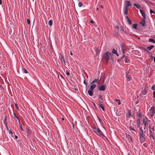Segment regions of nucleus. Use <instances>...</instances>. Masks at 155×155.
<instances>
[{"label": "nucleus", "mask_w": 155, "mask_h": 155, "mask_svg": "<svg viewBox=\"0 0 155 155\" xmlns=\"http://www.w3.org/2000/svg\"><path fill=\"white\" fill-rule=\"evenodd\" d=\"M131 4L130 1H126L125 2V5L124 7L128 8L129 6H131Z\"/></svg>", "instance_id": "7"}, {"label": "nucleus", "mask_w": 155, "mask_h": 155, "mask_svg": "<svg viewBox=\"0 0 155 155\" xmlns=\"http://www.w3.org/2000/svg\"><path fill=\"white\" fill-rule=\"evenodd\" d=\"M4 124L5 125L6 127L7 128V129H8V128L7 125V119L6 117H5L4 120Z\"/></svg>", "instance_id": "23"}, {"label": "nucleus", "mask_w": 155, "mask_h": 155, "mask_svg": "<svg viewBox=\"0 0 155 155\" xmlns=\"http://www.w3.org/2000/svg\"><path fill=\"white\" fill-rule=\"evenodd\" d=\"M98 79H99L98 78L97 79H95L91 83V84H93V83H94L95 82H97V81H98Z\"/></svg>", "instance_id": "30"}, {"label": "nucleus", "mask_w": 155, "mask_h": 155, "mask_svg": "<svg viewBox=\"0 0 155 155\" xmlns=\"http://www.w3.org/2000/svg\"><path fill=\"white\" fill-rule=\"evenodd\" d=\"M84 83V84H85L86 86H87V83L85 81V80H84V82H83Z\"/></svg>", "instance_id": "45"}, {"label": "nucleus", "mask_w": 155, "mask_h": 155, "mask_svg": "<svg viewBox=\"0 0 155 155\" xmlns=\"http://www.w3.org/2000/svg\"><path fill=\"white\" fill-rule=\"evenodd\" d=\"M18 122L19 123V124H21L19 119L18 118Z\"/></svg>", "instance_id": "54"}, {"label": "nucleus", "mask_w": 155, "mask_h": 155, "mask_svg": "<svg viewBox=\"0 0 155 155\" xmlns=\"http://www.w3.org/2000/svg\"><path fill=\"white\" fill-rule=\"evenodd\" d=\"M129 73V72L127 73V72H126V77H128V73Z\"/></svg>", "instance_id": "59"}, {"label": "nucleus", "mask_w": 155, "mask_h": 155, "mask_svg": "<svg viewBox=\"0 0 155 155\" xmlns=\"http://www.w3.org/2000/svg\"><path fill=\"white\" fill-rule=\"evenodd\" d=\"M123 59V61H125L126 63H128L129 62V60L128 59V57L125 56V55H123L121 58L120 60Z\"/></svg>", "instance_id": "6"}, {"label": "nucleus", "mask_w": 155, "mask_h": 155, "mask_svg": "<svg viewBox=\"0 0 155 155\" xmlns=\"http://www.w3.org/2000/svg\"><path fill=\"white\" fill-rule=\"evenodd\" d=\"M93 105H94V107L96 109L97 107L96 105V104H95L94 103H93Z\"/></svg>", "instance_id": "49"}, {"label": "nucleus", "mask_w": 155, "mask_h": 155, "mask_svg": "<svg viewBox=\"0 0 155 155\" xmlns=\"http://www.w3.org/2000/svg\"><path fill=\"white\" fill-rule=\"evenodd\" d=\"M19 127L20 130L22 131H24L23 129L22 128V125L21 124H19Z\"/></svg>", "instance_id": "34"}, {"label": "nucleus", "mask_w": 155, "mask_h": 155, "mask_svg": "<svg viewBox=\"0 0 155 155\" xmlns=\"http://www.w3.org/2000/svg\"><path fill=\"white\" fill-rule=\"evenodd\" d=\"M62 120H64V119L63 118H62Z\"/></svg>", "instance_id": "64"}, {"label": "nucleus", "mask_w": 155, "mask_h": 155, "mask_svg": "<svg viewBox=\"0 0 155 155\" xmlns=\"http://www.w3.org/2000/svg\"><path fill=\"white\" fill-rule=\"evenodd\" d=\"M120 32L124 36L126 35L127 33L126 31H125L124 29L122 28L120 29Z\"/></svg>", "instance_id": "8"}, {"label": "nucleus", "mask_w": 155, "mask_h": 155, "mask_svg": "<svg viewBox=\"0 0 155 155\" xmlns=\"http://www.w3.org/2000/svg\"><path fill=\"white\" fill-rule=\"evenodd\" d=\"M128 139H130L131 140V141L132 140L131 138L130 137V136H129V137H128Z\"/></svg>", "instance_id": "53"}, {"label": "nucleus", "mask_w": 155, "mask_h": 155, "mask_svg": "<svg viewBox=\"0 0 155 155\" xmlns=\"http://www.w3.org/2000/svg\"><path fill=\"white\" fill-rule=\"evenodd\" d=\"M112 54H115L117 57H118L119 56V54L117 53V50H116L114 48L113 49L112 51Z\"/></svg>", "instance_id": "14"}, {"label": "nucleus", "mask_w": 155, "mask_h": 155, "mask_svg": "<svg viewBox=\"0 0 155 155\" xmlns=\"http://www.w3.org/2000/svg\"><path fill=\"white\" fill-rule=\"evenodd\" d=\"M14 116L15 118H16L17 119H18V117H17V116H16V115L14 113Z\"/></svg>", "instance_id": "46"}, {"label": "nucleus", "mask_w": 155, "mask_h": 155, "mask_svg": "<svg viewBox=\"0 0 155 155\" xmlns=\"http://www.w3.org/2000/svg\"><path fill=\"white\" fill-rule=\"evenodd\" d=\"M22 71L23 72H24L25 74L28 73V72L27 71V70L25 68H22Z\"/></svg>", "instance_id": "26"}, {"label": "nucleus", "mask_w": 155, "mask_h": 155, "mask_svg": "<svg viewBox=\"0 0 155 155\" xmlns=\"http://www.w3.org/2000/svg\"><path fill=\"white\" fill-rule=\"evenodd\" d=\"M27 23L28 25H30L31 21L30 19H27Z\"/></svg>", "instance_id": "36"}, {"label": "nucleus", "mask_w": 155, "mask_h": 155, "mask_svg": "<svg viewBox=\"0 0 155 155\" xmlns=\"http://www.w3.org/2000/svg\"><path fill=\"white\" fill-rule=\"evenodd\" d=\"M120 49H121L122 51L123 52H125L126 51V50H125V48H124V46L123 45V44H121L120 45Z\"/></svg>", "instance_id": "17"}, {"label": "nucleus", "mask_w": 155, "mask_h": 155, "mask_svg": "<svg viewBox=\"0 0 155 155\" xmlns=\"http://www.w3.org/2000/svg\"><path fill=\"white\" fill-rule=\"evenodd\" d=\"M140 11L143 19H146V16L144 12L141 9L140 10Z\"/></svg>", "instance_id": "13"}, {"label": "nucleus", "mask_w": 155, "mask_h": 155, "mask_svg": "<svg viewBox=\"0 0 155 155\" xmlns=\"http://www.w3.org/2000/svg\"><path fill=\"white\" fill-rule=\"evenodd\" d=\"M15 107L17 109H18V104H15Z\"/></svg>", "instance_id": "48"}, {"label": "nucleus", "mask_w": 155, "mask_h": 155, "mask_svg": "<svg viewBox=\"0 0 155 155\" xmlns=\"http://www.w3.org/2000/svg\"><path fill=\"white\" fill-rule=\"evenodd\" d=\"M70 55H73V54L71 52H70Z\"/></svg>", "instance_id": "63"}, {"label": "nucleus", "mask_w": 155, "mask_h": 155, "mask_svg": "<svg viewBox=\"0 0 155 155\" xmlns=\"http://www.w3.org/2000/svg\"><path fill=\"white\" fill-rule=\"evenodd\" d=\"M154 46L151 45L150 46L148 47L147 48H143V49L144 51L147 53H150V52L148 51L151 50L152 48H154Z\"/></svg>", "instance_id": "4"}, {"label": "nucleus", "mask_w": 155, "mask_h": 155, "mask_svg": "<svg viewBox=\"0 0 155 155\" xmlns=\"http://www.w3.org/2000/svg\"><path fill=\"white\" fill-rule=\"evenodd\" d=\"M130 130H132L133 131H136L134 129V128H132V127H130Z\"/></svg>", "instance_id": "47"}, {"label": "nucleus", "mask_w": 155, "mask_h": 155, "mask_svg": "<svg viewBox=\"0 0 155 155\" xmlns=\"http://www.w3.org/2000/svg\"><path fill=\"white\" fill-rule=\"evenodd\" d=\"M124 13L125 15H127L128 14V9L127 8H126L124 7Z\"/></svg>", "instance_id": "18"}, {"label": "nucleus", "mask_w": 155, "mask_h": 155, "mask_svg": "<svg viewBox=\"0 0 155 155\" xmlns=\"http://www.w3.org/2000/svg\"><path fill=\"white\" fill-rule=\"evenodd\" d=\"M143 1L146 3H149L150 4H151V2H150L149 1H148L147 0H143Z\"/></svg>", "instance_id": "35"}, {"label": "nucleus", "mask_w": 155, "mask_h": 155, "mask_svg": "<svg viewBox=\"0 0 155 155\" xmlns=\"http://www.w3.org/2000/svg\"><path fill=\"white\" fill-rule=\"evenodd\" d=\"M126 19L129 25H131L132 24L131 21L129 19L127 16H125Z\"/></svg>", "instance_id": "12"}, {"label": "nucleus", "mask_w": 155, "mask_h": 155, "mask_svg": "<svg viewBox=\"0 0 155 155\" xmlns=\"http://www.w3.org/2000/svg\"><path fill=\"white\" fill-rule=\"evenodd\" d=\"M115 28H116L119 31H120V28H119V27L118 26H115Z\"/></svg>", "instance_id": "43"}, {"label": "nucleus", "mask_w": 155, "mask_h": 155, "mask_svg": "<svg viewBox=\"0 0 155 155\" xmlns=\"http://www.w3.org/2000/svg\"><path fill=\"white\" fill-rule=\"evenodd\" d=\"M146 126H145L144 125V127H143V129L144 130H145V129H146Z\"/></svg>", "instance_id": "62"}, {"label": "nucleus", "mask_w": 155, "mask_h": 155, "mask_svg": "<svg viewBox=\"0 0 155 155\" xmlns=\"http://www.w3.org/2000/svg\"><path fill=\"white\" fill-rule=\"evenodd\" d=\"M150 138L151 140H155V138L154 137V136H150Z\"/></svg>", "instance_id": "44"}, {"label": "nucleus", "mask_w": 155, "mask_h": 155, "mask_svg": "<svg viewBox=\"0 0 155 155\" xmlns=\"http://www.w3.org/2000/svg\"><path fill=\"white\" fill-rule=\"evenodd\" d=\"M137 24H133L132 26V28L135 29H137Z\"/></svg>", "instance_id": "25"}, {"label": "nucleus", "mask_w": 155, "mask_h": 155, "mask_svg": "<svg viewBox=\"0 0 155 155\" xmlns=\"http://www.w3.org/2000/svg\"><path fill=\"white\" fill-rule=\"evenodd\" d=\"M61 60L63 63V62L64 63V65H65L66 64L65 60L63 56L61 58Z\"/></svg>", "instance_id": "24"}, {"label": "nucleus", "mask_w": 155, "mask_h": 155, "mask_svg": "<svg viewBox=\"0 0 155 155\" xmlns=\"http://www.w3.org/2000/svg\"><path fill=\"white\" fill-rule=\"evenodd\" d=\"M113 54L107 51L105 52L102 56L103 59L104 61L106 64H107L110 58L112 57Z\"/></svg>", "instance_id": "1"}, {"label": "nucleus", "mask_w": 155, "mask_h": 155, "mask_svg": "<svg viewBox=\"0 0 155 155\" xmlns=\"http://www.w3.org/2000/svg\"><path fill=\"white\" fill-rule=\"evenodd\" d=\"M18 138V136H15V138H15V139H17Z\"/></svg>", "instance_id": "61"}, {"label": "nucleus", "mask_w": 155, "mask_h": 155, "mask_svg": "<svg viewBox=\"0 0 155 155\" xmlns=\"http://www.w3.org/2000/svg\"><path fill=\"white\" fill-rule=\"evenodd\" d=\"M142 114H141L140 113L138 115L139 117H142Z\"/></svg>", "instance_id": "50"}, {"label": "nucleus", "mask_w": 155, "mask_h": 155, "mask_svg": "<svg viewBox=\"0 0 155 155\" xmlns=\"http://www.w3.org/2000/svg\"><path fill=\"white\" fill-rule=\"evenodd\" d=\"M134 5L138 9H140L141 8L140 5L138 4L134 3Z\"/></svg>", "instance_id": "20"}, {"label": "nucleus", "mask_w": 155, "mask_h": 155, "mask_svg": "<svg viewBox=\"0 0 155 155\" xmlns=\"http://www.w3.org/2000/svg\"><path fill=\"white\" fill-rule=\"evenodd\" d=\"M48 25L49 26H51L53 24V21L52 19H50L48 22Z\"/></svg>", "instance_id": "28"}, {"label": "nucleus", "mask_w": 155, "mask_h": 155, "mask_svg": "<svg viewBox=\"0 0 155 155\" xmlns=\"http://www.w3.org/2000/svg\"><path fill=\"white\" fill-rule=\"evenodd\" d=\"M98 120L99 121L101 122V119L100 118V117H98Z\"/></svg>", "instance_id": "58"}, {"label": "nucleus", "mask_w": 155, "mask_h": 155, "mask_svg": "<svg viewBox=\"0 0 155 155\" xmlns=\"http://www.w3.org/2000/svg\"><path fill=\"white\" fill-rule=\"evenodd\" d=\"M8 132V134H13V133L11 130H9Z\"/></svg>", "instance_id": "39"}, {"label": "nucleus", "mask_w": 155, "mask_h": 155, "mask_svg": "<svg viewBox=\"0 0 155 155\" xmlns=\"http://www.w3.org/2000/svg\"><path fill=\"white\" fill-rule=\"evenodd\" d=\"M143 27L145 26L146 21L145 19H144L140 23Z\"/></svg>", "instance_id": "29"}, {"label": "nucleus", "mask_w": 155, "mask_h": 155, "mask_svg": "<svg viewBox=\"0 0 155 155\" xmlns=\"http://www.w3.org/2000/svg\"><path fill=\"white\" fill-rule=\"evenodd\" d=\"M143 124H144V125L145 126H146L148 125V124L147 123V121H145V119H143Z\"/></svg>", "instance_id": "22"}, {"label": "nucleus", "mask_w": 155, "mask_h": 155, "mask_svg": "<svg viewBox=\"0 0 155 155\" xmlns=\"http://www.w3.org/2000/svg\"><path fill=\"white\" fill-rule=\"evenodd\" d=\"M8 140V138H6V136H5V140Z\"/></svg>", "instance_id": "52"}, {"label": "nucleus", "mask_w": 155, "mask_h": 155, "mask_svg": "<svg viewBox=\"0 0 155 155\" xmlns=\"http://www.w3.org/2000/svg\"><path fill=\"white\" fill-rule=\"evenodd\" d=\"M83 5V4L82 2H79L78 3V6L79 7H81Z\"/></svg>", "instance_id": "32"}, {"label": "nucleus", "mask_w": 155, "mask_h": 155, "mask_svg": "<svg viewBox=\"0 0 155 155\" xmlns=\"http://www.w3.org/2000/svg\"><path fill=\"white\" fill-rule=\"evenodd\" d=\"M150 12L151 14H152L153 13L154 14H155V12L152 9H150Z\"/></svg>", "instance_id": "37"}, {"label": "nucleus", "mask_w": 155, "mask_h": 155, "mask_svg": "<svg viewBox=\"0 0 155 155\" xmlns=\"http://www.w3.org/2000/svg\"><path fill=\"white\" fill-rule=\"evenodd\" d=\"M107 86L105 84L100 85L98 87V90L100 91H104L106 89Z\"/></svg>", "instance_id": "5"}, {"label": "nucleus", "mask_w": 155, "mask_h": 155, "mask_svg": "<svg viewBox=\"0 0 155 155\" xmlns=\"http://www.w3.org/2000/svg\"><path fill=\"white\" fill-rule=\"evenodd\" d=\"M92 84L90 86V89L91 90H93L94 88L96 87V85L94 84Z\"/></svg>", "instance_id": "16"}, {"label": "nucleus", "mask_w": 155, "mask_h": 155, "mask_svg": "<svg viewBox=\"0 0 155 155\" xmlns=\"http://www.w3.org/2000/svg\"><path fill=\"white\" fill-rule=\"evenodd\" d=\"M145 119H146V120H148V121H149V120L148 119V118L147 117H145Z\"/></svg>", "instance_id": "57"}, {"label": "nucleus", "mask_w": 155, "mask_h": 155, "mask_svg": "<svg viewBox=\"0 0 155 155\" xmlns=\"http://www.w3.org/2000/svg\"><path fill=\"white\" fill-rule=\"evenodd\" d=\"M147 92L145 90L142 91L141 95H144L147 94Z\"/></svg>", "instance_id": "27"}, {"label": "nucleus", "mask_w": 155, "mask_h": 155, "mask_svg": "<svg viewBox=\"0 0 155 155\" xmlns=\"http://www.w3.org/2000/svg\"><path fill=\"white\" fill-rule=\"evenodd\" d=\"M99 102L100 103V104H99V107L100 108L102 109L103 111L104 110V108L103 106V105L101 103H102V101H101L100 100H99Z\"/></svg>", "instance_id": "11"}, {"label": "nucleus", "mask_w": 155, "mask_h": 155, "mask_svg": "<svg viewBox=\"0 0 155 155\" xmlns=\"http://www.w3.org/2000/svg\"><path fill=\"white\" fill-rule=\"evenodd\" d=\"M131 115V112L130 110H129L127 114V116L129 117H130Z\"/></svg>", "instance_id": "31"}, {"label": "nucleus", "mask_w": 155, "mask_h": 155, "mask_svg": "<svg viewBox=\"0 0 155 155\" xmlns=\"http://www.w3.org/2000/svg\"><path fill=\"white\" fill-rule=\"evenodd\" d=\"M150 110L152 112V114L151 115V116H154L155 114V110L154 107H152L151 108V109H150Z\"/></svg>", "instance_id": "10"}, {"label": "nucleus", "mask_w": 155, "mask_h": 155, "mask_svg": "<svg viewBox=\"0 0 155 155\" xmlns=\"http://www.w3.org/2000/svg\"><path fill=\"white\" fill-rule=\"evenodd\" d=\"M2 0H0V5H1L2 4Z\"/></svg>", "instance_id": "60"}, {"label": "nucleus", "mask_w": 155, "mask_h": 155, "mask_svg": "<svg viewBox=\"0 0 155 155\" xmlns=\"http://www.w3.org/2000/svg\"><path fill=\"white\" fill-rule=\"evenodd\" d=\"M99 98V99H100V100L101 101L102 100V96L101 95L99 94L98 96Z\"/></svg>", "instance_id": "38"}, {"label": "nucleus", "mask_w": 155, "mask_h": 155, "mask_svg": "<svg viewBox=\"0 0 155 155\" xmlns=\"http://www.w3.org/2000/svg\"><path fill=\"white\" fill-rule=\"evenodd\" d=\"M149 128L150 131V136H153V132L154 131V129L153 127L151 128V127L149 126Z\"/></svg>", "instance_id": "9"}, {"label": "nucleus", "mask_w": 155, "mask_h": 155, "mask_svg": "<svg viewBox=\"0 0 155 155\" xmlns=\"http://www.w3.org/2000/svg\"><path fill=\"white\" fill-rule=\"evenodd\" d=\"M140 123V120L139 119L137 120V125L138 126V127H140V136H143L142 134L143 133V128L142 127H140V125L139 124V123Z\"/></svg>", "instance_id": "3"}, {"label": "nucleus", "mask_w": 155, "mask_h": 155, "mask_svg": "<svg viewBox=\"0 0 155 155\" xmlns=\"http://www.w3.org/2000/svg\"><path fill=\"white\" fill-rule=\"evenodd\" d=\"M66 74L68 75H70V73L68 72V70H66Z\"/></svg>", "instance_id": "42"}, {"label": "nucleus", "mask_w": 155, "mask_h": 155, "mask_svg": "<svg viewBox=\"0 0 155 155\" xmlns=\"http://www.w3.org/2000/svg\"><path fill=\"white\" fill-rule=\"evenodd\" d=\"M93 90H88V93L89 95L91 96H92L93 95Z\"/></svg>", "instance_id": "19"}, {"label": "nucleus", "mask_w": 155, "mask_h": 155, "mask_svg": "<svg viewBox=\"0 0 155 155\" xmlns=\"http://www.w3.org/2000/svg\"><path fill=\"white\" fill-rule=\"evenodd\" d=\"M126 78H127V80L128 81H130L131 79V78L130 77H129V76L126 77Z\"/></svg>", "instance_id": "40"}, {"label": "nucleus", "mask_w": 155, "mask_h": 155, "mask_svg": "<svg viewBox=\"0 0 155 155\" xmlns=\"http://www.w3.org/2000/svg\"><path fill=\"white\" fill-rule=\"evenodd\" d=\"M114 101L116 103H117L118 105H120L121 104V103L119 100L115 99L114 100Z\"/></svg>", "instance_id": "21"}, {"label": "nucleus", "mask_w": 155, "mask_h": 155, "mask_svg": "<svg viewBox=\"0 0 155 155\" xmlns=\"http://www.w3.org/2000/svg\"><path fill=\"white\" fill-rule=\"evenodd\" d=\"M153 57L152 55H151L150 56V58H152V59L153 58V57Z\"/></svg>", "instance_id": "56"}, {"label": "nucleus", "mask_w": 155, "mask_h": 155, "mask_svg": "<svg viewBox=\"0 0 155 155\" xmlns=\"http://www.w3.org/2000/svg\"><path fill=\"white\" fill-rule=\"evenodd\" d=\"M90 22L91 23L93 24L94 23V21L93 20H91L90 21Z\"/></svg>", "instance_id": "55"}, {"label": "nucleus", "mask_w": 155, "mask_h": 155, "mask_svg": "<svg viewBox=\"0 0 155 155\" xmlns=\"http://www.w3.org/2000/svg\"><path fill=\"white\" fill-rule=\"evenodd\" d=\"M93 132L95 133L97 135L99 136H104L103 133L99 128L93 127Z\"/></svg>", "instance_id": "2"}, {"label": "nucleus", "mask_w": 155, "mask_h": 155, "mask_svg": "<svg viewBox=\"0 0 155 155\" xmlns=\"http://www.w3.org/2000/svg\"><path fill=\"white\" fill-rule=\"evenodd\" d=\"M151 89L153 90H155V84L153 85L151 87Z\"/></svg>", "instance_id": "41"}, {"label": "nucleus", "mask_w": 155, "mask_h": 155, "mask_svg": "<svg viewBox=\"0 0 155 155\" xmlns=\"http://www.w3.org/2000/svg\"><path fill=\"white\" fill-rule=\"evenodd\" d=\"M154 40L153 38H150L149 39V42H152L153 43L154 42Z\"/></svg>", "instance_id": "33"}, {"label": "nucleus", "mask_w": 155, "mask_h": 155, "mask_svg": "<svg viewBox=\"0 0 155 155\" xmlns=\"http://www.w3.org/2000/svg\"><path fill=\"white\" fill-rule=\"evenodd\" d=\"M153 97L155 98V91L153 92Z\"/></svg>", "instance_id": "51"}, {"label": "nucleus", "mask_w": 155, "mask_h": 155, "mask_svg": "<svg viewBox=\"0 0 155 155\" xmlns=\"http://www.w3.org/2000/svg\"><path fill=\"white\" fill-rule=\"evenodd\" d=\"M140 141L142 143L145 140V136H140Z\"/></svg>", "instance_id": "15"}]
</instances>
